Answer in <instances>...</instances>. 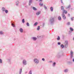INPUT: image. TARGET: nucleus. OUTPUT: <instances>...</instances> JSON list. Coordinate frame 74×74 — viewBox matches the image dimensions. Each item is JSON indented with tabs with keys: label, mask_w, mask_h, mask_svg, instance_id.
I'll list each match as a JSON object with an SVG mask.
<instances>
[{
	"label": "nucleus",
	"mask_w": 74,
	"mask_h": 74,
	"mask_svg": "<svg viewBox=\"0 0 74 74\" xmlns=\"http://www.w3.org/2000/svg\"><path fill=\"white\" fill-rule=\"evenodd\" d=\"M68 45V41H66L65 42V45L64 47L65 48H67V45Z\"/></svg>",
	"instance_id": "1"
},
{
	"label": "nucleus",
	"mask_w": 74,
	"mask_h": 74,
	"mask_svg": "<svg viewBox=\"0 0 74 74\" xmlns=\"http://www.w3.org/2000/svg\"><path fill=\"white\" fill-rule=\"evenodd\" d=\"M34 62L35 63H38V60L37 58H35L34 59Z\"/></svg>",
	"instance_id": "2"
},
{
	"label": "nucleus",
	"mask_w": 74,
	"mask_h": 74,
	"mask_svg": "<svg viewBox=\"0 0 74 74\" xmlns=\"http://www.w3.org/2000/svg\"><path fill=\"white\" fill-rule=\"evenodd\" d=\"M62 18H63L64 19H66V16H65V15L63 14H62Z\"/></svg>",
	"instance_id": "3"
},
{
	"label": "nucleus",
	"mask_w": 74,
	"mask_h": 74,
	"mask_svg": "<svg viewBox=\"0 0 74 74\" xmlns=\"http://www.w3.org/2000/svg\"><path fill=\"white\" fill-rule=\"evenodd\" d=\"M71 58H72L73 56V52L72 51H71Z\"/></svg>",
	"instance_id": "4"
},
{
	"label": "nucleus",
	"mask_w": 74,
	"mask_h": 74,
	"mask_svg": "<svg viewBox=\"0 0 74 74\" xmlns=\"http://www.w3.org/2000/svg\"><path fill=\"white\" fill-rule=\"evenodd\" d=\"M26 60H23V64H24V65H26Z\"/></svg>",
	"instance_id": "5"
},
{
	"label": "nucleus",
	"mask_w": 74,
	"mask_h": 74,
	"mask_svg": "<svg viewBox=\"0 0 74 74\" xmlns=\"http://www.w3.org/2000/svg\"><path fill=\"white\" fill-rule=\"evenodd\" d=\"M62 14H67V11H66L65 10H64L62 11Z\"/></svg>",
	"instance_id": "6"
},
{
	"label": "nucleus",
	"mask_w": 74,
	"mask_h": 74,
	"mask_svg": "<svg viewBox=\"0 0 74 74\" xmlns=\"http://www.w3.org/2000/svg\"><path fill=\"white\" fill-rule=\"evenodd\" d=\"M40 13H41V12L40 11H39L36 13V14L37 15H38Z\"/></svg>",
	"instance_id": "7"
},
{
	"label": "nucleus",
	"mask_w": 74,
	"mask_h": 74,
	"mask_svg": "<svg viewBox=\"0 0 74 74\" xmlns=\"http://www.w3.org/2000/svg\"><path fill=\"white\" fill-rule=\"evenodd\" d=\"M22 70V68H20V73H19L20 74H21Z\"/></svg>",
	"instance_id": "8"
},
{
	"label": "nucleus",
	"mask_w": 74,
	"mask_h": 74,
	"mask_svg": "<svg viewBox=\"0 0 74 74\" xmlns=\"http://www.w3.org/2000/svg\"><path fill=\"white\" fill-rule=\"evenodd\" d=\"M20 32H21V33H22V32H23V29H22L21 28L20 29Z\"/></svg>",
	"instance_id": "9"
},
{
	"label": "nucleus",
	"mask_w": 74,
	"mask_h": 74,
	"mask_svg": "<svg viewBox=\"0 0 74 74\" xmlns=\"http://www.w3.org/2000/svg\"><path fill=\"white\" fill-rule=\"evenodd\" d=\"M58 18L59 20H60L62 19V18H61V17H60V16H59Z\"/></svg>",
	"instance_id": "10"
},
{
	"label": "nucleus",
	"mask_w": 74,
	"mask_h": 74,
	"mask_svg": "<svg viewBox=\"0 0 74 74\" xmlns=\"http://www.w3.org/2000/svg\"><path fill=\"white\" fill-rule=\"evenodd\" d=\"M50 9L51 11H53V8L52 7H51L50 8Z\"/></svg>",
	"instance_id": "11"
},
{
	"label": "nucleus",
	"mask_w": 74,
	"mask_h": 74,
	"mask_svg": "<svg viewBox=\"0 0 74 74\" xmlns=\"http://www.w3.org/2000/svg\"><path fill=\"white\" fill-rule=\"evenodd\" d=\"M12 26H13L14 27H15V26L14 24V23H12Z\"/></svg>",
	"instance_id": "12"
},
{
	"label": "nucleus",
	"mask_w": 74,
	"mask_h": 74,
	"mask_svg": "<svg viewBox=\"0 0 74 74\" xmlns=\"http://www.w3.org/2000/svg\"><path fill=\"white\" fill-rule=\"evenodd\" d=\"M70 30L72 32H73V30H74L73 29V28H71V27L70 28Z\"/></svg>",
	"instance_id": "13"
},
{
	"label": "nucleus",
	"mask_w": 74,
	"mask_h": 74,
	"mask_svg": "<svg viewBox=\"0 0 74 74\" xmlns=\"http://www.w3.org/2000/svg\"><path fill=\"white\" fill-rule=\"evenodd\" d=\"M33 39L34 40H37V38L33 37Z\"/></svg>",
	"instance_id": "14"
},
{
	"label": "nucleus",
	"mask_w": 74,
	"mask_h": 74,
	"mask_svg": "<svg viewBox=\"0 0 74 74\" xmlns=\"http://www.w3.org/2000/svg\"><path fill=\"white\" fill-rule=\"evenodd\" d=\"M61 10H62V11L64 10V8H63V7L61 6Z\"/></svg>",
	"instance_id": "15"
},
{
	"label": "nucleus",
	"mask_w": 74,
	"mask_h": 74,
	"mask_svg": "<svg viewBox=\"0 0 74 74\" xmlns=\"http://www.w3.org/2000/svg\"><path fill=\"white\" fill-rule=\"evenodd\" d=\"M57 40H60V37H59V36H58V38H57Z\"/></svg>",
	"instance_id": "16"
},
{
	"label": "nucleus",
	"mask_w": 74,
	"mask_h": 74,
	"mask_svg": "<svg viewBox=\"0 0 74 74\" xmlns=\"http://www.w3.org/2000/svg\"><path fill=\"white\" fill-rule=\"evenodd\" d=\"M33 8L34 10H35V11L37 10V9L36 8H35L34 7H33Z\"/></svg>",
	"instance_id": "17"
},
{
	"label": "nucleus",
	"mask_w": 74,
	"mask_h": 74,
	"mask_svg": "<svg viewBox=\"0 0 74 74\" xmlns=\"http://www.w3.org/2000/svg\"><path fill=\"white\" fill-rule=\"evenodd\" d=\"M37 24H38V23H37V22L35 23L34 24V26H36Z\"/></svg>",
	"instance_id": "18"
},
{
	"label": "nucleus",
	"mask_w": 74,
	"mask_h": 74,
	"mask_svg": "<svg viewBox=\"0 0 74 74\" xmlns=\"http://www.w3.org/2000/svg\"><path fill=\"white\" fill-rule=\"evenodd\" d=\"M40 26H38V27L37 30H39L40 29Z\"/></svg>",
	"instance_id": "19"
},
{
	"label": "nucleus",
	"mask_w": 74,
	"mask_h": 74,
	"mask_svg": "<svg viewBox=\"0 0 74 74\" xmlns=\"http://www.w3.org/2000/svg\"><path fill=\"white\" fill-rule=\"evenodd\" d=\"M3 32H2V31H1L0 32V34H3Z\"/></svg>",
	"instance_id": "20"
},
{
	"label": "nucleus",
	"mask_w": 74,
	"mask_h": 74,
	"mask_svg": "<svg viewBox=\"0 0 74 74\" xmlns=\"http://www.w3.org/2000/svg\"><path fill=\"white\" fill-rule=\"evenodd\" d=\"M22 22L23 23H25V20H24V19H23L22 21Z\"/></svg>",
	"instance_id": "21"
},
{
	"label": "nucleus",
	"mask_w": 74,
	"mask_h": 74,
	"mask_svg": "<svg viewBox=\"0 0 74 74\" xmlns=\"http://www.w3.org/2000/svg\"><path fill=\"white\" fill-rule=\"evenodd\" d=\"M61 47H62V48H63L64 47V45H61Z\"/></svg>",
	"instance_id": "22"
},
{
	"label": "nucleus",
	"mask_w": 74,
	"mask_h": 74,
	"mask_svg": "<svg viewBox=\"0 0 74 74\" xmlns=\"http://www.w3.org/2000/svg\"><path fill=\"white\" fill-rule=\"evenodd\" d=\"M5 12L6 13H8V10H5Z\"/></svg>",
	"instance_id": "23"
},
{
	"label": "nucleus",
	"mask_w": 74,
	"mask_h": 74,
	"mask_svg": "<svg viewBox=\"0 0 74 74\" xmlns=\"http://www.w3.org/2000/svg\"><path fill=\"white\" fill-rule=\"evenodd\" d=\"M3 11H5V9L4 8H2Z\"/></svg>",
	"instance_id": "24"
},
{
	"label": "nucleus",
	"mask_w": 74,
	"mask_h": 74,
	"mask_svg": "<svg viewBox=\"0 0 74 74\" xmlns=\"http://www.w3.org/2000/svg\"><path fill=\"white\" fill-rule=\"evenodd\" d=\"M32 0H29V3H32Z\"/></svg>",
	"instance_id": "25"
},
{
	"label": "nucleus",
	"mask_w": 74,
	"mask_h": 74,
	"mask_svg": "<svg viewBox=\"0 0 74 74\" xmlns=\"http://www.w3.org/2000/svg\"><path fill=\"white\" fill-rule=\"evenodd\" d=\"M56 64V63L55 62H54L53 64V66H55V64Z\"/></svg>",
	"instance_id": "26"
},
{
	"label": "nucleus",
	"mask_w": 74,
	"mask_h": 74,
	"mask_svg": "<svg viewBox=\"0 0 74 74\" xmlns=\"http://www.w3.org/2000/svg\"><path fill=\"white\" fill-rule=\"evenodd\" d=\"M39 5H40V6H42L43 5V4H41V3H40L39 4Z\"/></svg>",
	"instance_id": "27"
},
{
	"label": "nucleus",
	"mask_w": 74,
	"mask_h": 74,
	"mask_svg": "<svg viewBox=\"0 0 74 74\" xmlns=\"http://www.w3.org/2000/svg\"><path fill=\"white\" fill-rule=\"evenodd\" d=\"M68 71L67 70V69H66L65 70H64V72H67Z\"/></svg>",
	"instance_id": "28"
},
{
	"label": "nucleus",
	"mask_w": 74,
	"mask_h": 74,
	"mask_svg": "<svg viewBox=\"0 0 74 74\" xmlns=\"http://www.w3.org/2000/svg\"><path fill=\"white\" fill-rule=\"evenodd\" d=\"M27 26H29V23H27Z\"/></svg>",
	"instance_id": "29"
},
{
	"label": "nucleus",
	"mask_w": 74,
	"mask_h": 74,
	"mask_svg": "<svg viewBox=\"0 0 74 74\" xmlns=\"http://www.w3.org/2000/svg\"><path fill=\"white\" fill-rule=\"evenodd\" d=\"M29 74H32V71H30L29 73Z\"/></svg>",
	"instance_id": "30"
},
{
	"label": "nucleus",
	"mask_w": 74,
	"mask_h": 74,
	"mask_svg": "<svg viewBox=\"0 0 74 74\" xmlns=\"http://www.w3.org/2000/svg\"><path fill=\"white\" fill-rule=\"evenodd\" d=\"M0 63H2V61L1 60V59H0Z\"/></svg>",
	"instance_id": "31"
},
{
	"label": "nucleus",
	"mask_w": 74,
	"mask_h": 74,
	"mask_svg": "<svg viewBox=\"0 0 74 74\" xmlns=\"http://www.w3.org/2000/svg\"><path fill=\"white\" fill-rule=\"evenodd\" d=\"M44 8L45 9H47V7H46L45 6H44Z\"/></svg>",
	"instance_id": "32"
},
{
	"label": "nucleus",
	"mask_w": 74,
	"mask_h": 74,
	"mask_svg": "<svg viewBox=\"0 0 74 74\" xmlns=\"http://www.w3.org/2000/svg\"><path fill=\"white\" fill-rule=\"evenodd\" d=\"M68 25H69L70 24V23L69 22H68Z\"/></svg>",
	"instance_id": "33"
},
{
	"label": "nucleus",
	"mask_w": 74,
	"mask_h": 74,
	"mask_svg": "<svg viewBox=\"0 0 74 74\" xmlns=\"http://www.w3.org/2000/svg\"><path fill=\"white\" fill-rule=\"evenodd\" d=\"M71 21H73V18H71Z\"/></svg>",
	"instance_id": "34"
},
{
	"label": "nucleus",
	"mask_w": 74,
	"mask_h": 74,
	"mask_svg": "<svg viewBox=\"0 0 74 74\" xmlns=\"http://www.w3.org/2000/svg\"><path fill=\"white\" fill-rule=\"evenodd\" d=\"M42 60H43V61H44V60H45V59H44V58H42Z\"/></svg>",
	"instance_id": "35"
},
{
	"label": "nucleus",
	"mask_w": 74,
	"mask_h": 74,
	"mask_svg": "<svg viewBox=\"0 0 74 74\" xmlns=\"http://www.w3.org/2000/svg\"><path fill=\"white\" fill-rule=\"evenodd\" d=\"M58 45H60V42H58Z\"/></svg>",
	"instance_id": "36"
},
{
	"label": "nucleus",
	"mask_w": 74,
	"mask_h": 74,
	"mask_svg": "<svg viewBox=\"0 0 74 74\" xmlns=\"http://www.w3.org/2000/svg\"><path fill=\"white\" fill-rule=\"evenodd\" d=\"M68 16H70V14H68Z\"/></svg>",
	"instance_id": "37"
},
{
	"label": "nucleus",
	"mask_w": 74,
	"mask_h": 74,
	"mask_svg": "<svg viewBox=\"0 0 74 74\" xmlns=\"http://www.w3.org/2000/svg\"><path fill=\"white\" fill-rule=\"evenodd\" d=\"M40 1H42V0H39Z\"/></svg>",
	"instance_id": "38"
},
{
	"label": "nucleus",
	"mask_w": 74,
	"mask_h": 74,
	"mask_svg": "<svg viewBox=\"0 0 74 74\" xmlns=\"http://www.w3.org/2000/svg\"><path fill=\"white\" fill-rule=\"evenodd\" d=\"M73 62H74V59H73Z\"/></svg>",
	"instance_id": "39"
},
{
	"label": "nucleus",
	"mask_w": 74,
	"mask_h": 74,
	"mask_svg": "<svg viewBox=\"0 0 74 74\" xmlns=\"http://www.w3.org/2000/svg\"><path fill=\"white\" fill-rule=\"evenodd\" d=\"M16 3H17L18 4V2L17 1Z\"/></svg>",
	"instance_id": "40"
},
{
	"label": "nucleus",
	"mask_w": 74,
	"mask_h": 74,
	"mask_svg": "<svg viewBox=\"0 0 74 74\" xmlns=\"http://www.w3.org/2000/svg\"><path fill=\"white\" fill-rule=\"evenodd\" d=\"M38 0H36V1H38Z\"/></svg>",
	"instance_id": "41"
},
{
	"label": "nucleus",
	"mask_w": 74,
	"mask_h": 74,
	"mask_svg": "<svg viewBox=\"0 0 74 74\" xmlns=\"http://www.w3.org/2000/svg\"><path fill=\"white\" fill-rule=\"evenodd\" d=\"M16 4L17 5H18V4Z\"/></svg>",
	"instance_id": "42"
},
{
	"label": "nucleus",
	"mask_w": 74,
	"mask_h": 74,
	"mask_svg": "<svg viewBox=\"0 0 74 74\" xmlns=\"http://www.w3.org/2000/svg\"><path fill=\"white\" fill-rule=\"evenodd\" d=\"M54 18H53V20Z\"/></svg>",
	"instance_id": "43"
},
{
	"label": "nucleus",
	"mask_w": 74,
	"mask_h": 74,
	"mask_svg": "<svg viewBox=\"0 0 74 74\" xmlns=\"http://www.w3.org/2000/svg\"><path fill=\"white\" fill-rule=\"evenodd\" d=\"M62 1H61V3H62Z\"/></svg>",
	"instance_id": "44"
},
{
	"label": "nucleus",
	"mask_w": 74,
	"mask_h": 74,
	"mask_svg": "<svg viewBox=\"0 0 74 74\" xmlns=\"http://www.w3.org/2000/svg\"><path fill=\"white\" fill-rule=\"evenodd\" d=\"M29 5H30L29 4Z\"/></svg>",
	"instance_id": "45"
},
{
	"label": "nucleus",
	"mask_w": 74,
	"mask_h": 74,
	"mask_svg": "<svg viewBox=\"0 0 74 74\" xmlns=\"http://www.w3.org/2000/svg\"><path fill=\"white\" fill-rule=\"evenodd\" d=\"M11 23H12V21H11Z\"/></svg>",
	"instance_id": "46"
}]
</instances>
